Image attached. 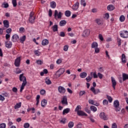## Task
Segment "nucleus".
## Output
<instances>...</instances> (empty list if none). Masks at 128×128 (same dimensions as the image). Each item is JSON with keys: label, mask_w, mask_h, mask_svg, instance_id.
<instances>
[{"label": "nucleus", "mask_w": 128, "mask_h": 128, "mask_svg": "<svg viewBox=\"0 0 128 128\" xmlns=\"http://www.w3.org/2000/svg\"><path fill=\"white\" fill-rule=\"evenodd\" d=\"M20 82H22V84L20 89V92H22V90L24 88V86H26V78L24 76V74H20L19 76Z\"/></svg>", "instance_id": "nucleus-1"}, {"label": "nucleus", "mask_w": 128, "mask_h": 128, "mask_svg": "<svg viewBox=\"0 0 128 128\" xmlns=\"http://www.w3.org/2000/svg\"><path fill=\"white\" fill-rule=\"evenodd\" d=\"M114 106L116 112H120V102L118 100L114 101Z\"/></svg>", "instance_id": "nucleus-2"}, {"label": "nucleus", "mask_w": 128, "mask_h": 128, "mask_svg": "<svg viewBox=\"0 0 128 128\" xmlns=\"http://www.w3.org/2000/svg\"><path fill=\"white\" fill-rule=\"evenodd\" d=\"M34 12H31L30 14L29 17V22L30 24H34V20H36V16H34Z\"/></svg>", "instance_id": "nucleus-3"}, {"label": "nucleus", "mask_w": 128, "mask_h": 128, "mask_svg": "<svg viewBox=\"0 0 128 128\" xmlns=\"http://www.w3.org/2000/svg\"><path fill=\"white\" fill-rule=\"evenodd\" d=\"M54 16L56 20H58V18H62V12H58L57 10H55Z\"/></svg>", "instance_id": "nucleus-4"}, {"label": "nucleus", "mask_w": 128, "mask_h": 128, "mask_svg": "<svg viewBox=\"0 0 128 128\" xmlns=\"http://www.w3.org/2000/svg\"><path fill=\"white\" fill-rule=\"evenodd\" d=\"M121 32L120 34L121 38H128V32L127 30H124Z\"/></svg>", "instance_id": "nucleus-5"}, {"label": "nucleus", "mask_w": 128, "mask_h": 128, "mask_svg": "<svg viewBox=\"0 0 128 128\" xmlns=\"http://www.w3.org/2000/svg\"><path fill=\"white\" fill-rule=\"evenodd\" d=\"M100 117L104 120H108V116L106 114V113L102 112L100 114Z\"/></svg>", "instance_id": "nucleus-6"}, {"label": "nucleus", "mask_w": 128, "mask_h": 128, "mask_svg": "<svg viewBox=\"0 0 128 128\" xmlns=\"http://www.w3.org/2000/svg\"><path fill=\"white\" fill-rule=\"evenodd\" d=\"M111 81L112 84V88H113L114 90H116V79L112 76L111 77Z\"/></svg>", "instance_id": "nucleus-7"}, {"label": "nucleus", "mask_w": 128, "mask_h": 128, "mask_svg": "<svg viewBox=\"0 0 128 128\" xmlns=\"http://www.w3.org/2000/svg\"><path fill=\"white\" fill-rule=\"evenodd\" d=\"M19 38H20V37L18 36V35L15 34L12 36V42H18Z\"/></svg>", "instance_id": "nucleus-8"}, {"label": "nucleus", "mask_w": 128, "mask_h": 128, "mask_svg": "<svg viewBox=\"0 0 128 128\" xmlns=\"http://www.w3.org/2000/svg\"><path fill=\"white\" fill-rule=\"evenodd\" d=\"M5 46L7 48H12V42L6 40L5 42Z\"/></svg>", "instance_id": "nucleus-9"}, {"label": "nucleus", "mask_w": 128, "mask_h": 128, "mask_svg": "<svg viewBox=\"0 0 128 128\" xmlns=\"http://www.w3.org/2000/svg\"><path fill=\"white\" fill-rule=\"evenodd\" d=\"M90 90L92 91L94 94H98V93L100 92V91L98 89L96 90L94 87L91 88Z\"/></svg>", "instance_id": "nucleus-10"}, {"label": "nucleus", "mask_w": 128, "mask_h": 128, "mask_svg": "<svg viewBox=\"0 0 128 128\" xmlns=\"http://www.w3.org/2000/svg\"><path fill=\"white\" fill-rule=\"evenodd\" d=\"M90 30H84V32H83L82 36L84 38H86V36H90Z\"/></svg>", "instance_id": "nucleus-11"}, {"label": "nucleus", "mask_w": 128, "mask_h": 128, "mask_svg": "<svg viewBox=\"0 0 128 128\" xmlns=\"http://www.w3.org/2000/svg\"><path fill=\"white\" fill-rule=\"evenodd\" d=\"M95 22H96L98 26H102L104 24V20L100 18L96 19Z\"/></svg>", "instance_id": "nucleus-12"}, {"label": "nucleus", "mask_w": 128, "mask_h": 128, "mask_svg": "<svg viewBox=\"0 0 128 128\" xmlns=\"http://www.w3.org/2000/svg\"><path fill=\"white\" fill-rule=\"evenodd\" d=\"M4 28H10V22L8 20H4L3 22Z\"/></svg>", "instance_id": "nucleus-13"}, {"label": "nucleus", "mask_w": 128, "mask_h": 128, "mask_svg": "<svg viewBox=\"0 0 128 128\" xmlns=\"http://www.w3.org/2000/svg\"><path fill=\"white\" fill-rule=\"evenodd\" d=\"M20 57H18L15 60L14 64L16 66H20Z\"/></svg>", "instance_id": "nucleus-14"}, {"label": "nucleus", "mask_w": 128, "mask_h": 128, "mask_svg": "<svg viewBox=\"0 0 128 128\" xmlns=\"http://www.w3.org/2000/svg\"><path fill=\"white\" fill-rule=\"evenodd\" d=\"M77 114H78V116H88V114L82 110L78 111V112H77Z\"/></svg>", "instance_id": "nucleus-15"}, {"label": "nucleus", "mask_w": 128, "mask_h": 128, "mask_svg": "<svg viewBox=\"0 0 128 128\" xmlns=\"http://www.w3.org/2000/svg\"><path fill=\"white\" fill-rule=\"evenodd\" d=\"M50 6L52 8H56V3L54 1L50 2Z\"/></svg>", "instance_id": "nucleus-16"}, {"label": "nucleus", "mask_w": 128, "mask_h": 128, "mask_svg": "<svg viewBox=\"0 0 128 128\" xmlns=\"http://www.w3.org/2000/svg\"><path fill=\"white\" fill-rule=\"evenodd\" d=\"M79 6L80 3H78V2H76V4L72 6V10H76L78 8Z\"/></svg>", "instance_id": "nucleus-17"}, {"label": "nucleus", "mask_w": 128, "mask_h": 128, "mask_svg": "<svg viewBox=\"0 0 128 128\" xmlns=\"http://www.w3.org/2000/svg\"><path fill=\"white\" fill-rule=\"evenodd\" d=\"M122 76L123 82H125V80H128V74L123 73Z\"/></svg>", "instance_id": "nucleus-18"}, {"label": "nucleus", "mask_w": 128, "mask_h": 128, "mask_svg": "<svg viewBox=\"0 0 128 128\" xmlns=\"http://www.w3.org/2000/svg\"><path fill=\"white\" fill-rule=\"evenodd\" d=\"M46 104H48V101L46 100H43L41 102V106L43 108H44L45 106H46Z\"/></svg>", "instance_id": "nucleus-19"}, {"label": "nucleus", "mask_w": 128, "mask_h": 128, "mask_svg": "<svg viewBox=\"0 0 128 128\" xmlns=\"http://www.w3.org/2000/svg\"><path fill=\"white\" fill-rule=\"evenodd\" d=\"M58 90L60 94H62L64 92V88L62 86H59L58 88Z\"/></svg>", "instance_id": "nucleus-20"}, {"label": "nucleus", "mask_w": 128, "mask_h": 128, "mask_svg": "<svg viewBox=\"0 0 128 128\" xmlns=\"http://www.w3.org/2000/svg\"><path fill=\"white\" fill-rule=\"evenodd\" d=\"M88 76V74L86 72H82L80 74V78H84Z\"/></svg>", "instance_id": "nucleus-21"}, {"label": "nucleus", "mask_w": 128, "mask_h": 128, "mask_svg": "<svg viewBox=\"0 0 128 128\" xmlns=\"http://www.w3.org/2000/svg\"><path fill=\"white\" fill-rule=\"evenodd\" d=\"M121 60L123 64H126V55L124 54H122Z\"/></svg>", "instance_id": "nucleus-22"}, {"label": "nucleus", "mask_w": 128, "mask_h": 128, "mask_svg": "<svg viewBox=\"0 0 128 128\" xmlns=\"http://www.w3.org/2000/svg\"><path fill=\"white\" fill-rule=\"evenodd\" d=\"M42 44L43 46H48V40L47 39H44L42 41Z\"/></svg>", "instance_id": "nucleus-23"}, {"label": "nucleus", "mask_w": 128, "mask_h": 128, "mask_svg": "<svg viewBox=\"0 0 128 128\" xmlns=\"http://www.w3.org/2000/svg\"><path fill=\"white\" fill-rule=\"evenodd\" d=\"M98 46V44L96 42H93L92 44V48H96Z\"/></svg>", "instance_id": "nucleus-24"}, {"label": "nucleus", "mask_w": 128, "mask_h": 128, "mask_svg": "<svg viewBox=\"0 0 128 128\" xmlns=\"http://www.w3.org/2000/svg\"><path fill=\"white\" fill-rule=\"evenodd\" d=\"M88 102L90 104H93L94 106H99V104L98 103H96V104H94V100H88Z\"/></svg>", "instance_id": "nucleus-25"}, {"label": "nucleus", "mask_w": 128, "mask_h": 128, "mask_svg": "<svg viewBox=\"0 0 128 128\" xmlns=\"http://www.w3.org/2000/svg\"><path fill=\"white\" fill-rule=\"evenodd\" d=\"M107 9L108 10H114V6L113 5H109L108 6Z\"/></svg>", "instance_id": "nucleus-26"}, {"label": "nucleus", "mask_w": 128, "mask_h": 128, "mask_svg": "<svg viewBox=\"0 0 128 128\" xmlns=\"http://www.w3.org/2000/svg\"><path fill=\"white\" fill-rule=\"evenodd\" d=\"M71 14H72V12L70 10H66L65 12V16H67V18H70Z\"/></svg>", "instance_id": "nucleus-27"}, {"label": "nucleus", "mask_w": 128, "mask_h": 128, "mask_svg": "<svg viewBox=\"0 0 128 128\" xmlns=\"http://www.w3.org/2000/svg\"><path fill=\"white\" fill-rule=\"evenodd\" d=\"M45 82L46 84H52V81L48 78L45 79Z\"/></svg>", "instance_id": "nucleus-28"}, {"label": "nucleus", "mask_w": 128, "mask_h": 128, "mask_svg": "<svg viewBox=\"0 0 128 128\" xmlns=\"http://www.w3.org/2000/svg\"><path fill=\"white\" fill-rule=\"evenodd\" d=\"M20 106H22V102H20L19 103L16 104L14 106V108L15 110H16L18 108H20Z\"/></svg>", "instance_id": "nucleus-29"}, {"label": "nucleus", "mask_w": 128, "mask_h": 128, "mask_svg": "<svg viewBox=\"0 0 128 128\" xmlns=\"http://www.w3.org/2000/svg\"><path fill=\"white\" fill-rule=\"evenodd\" d=\"M90 110H92V112H96V110H98V109L92 106H90Z\"/></svg>", "instance_id": "nucleus-30"}, {"label": "nucleus", "mask_w": 128, "mask_h": 128, "mask_svg": "<svg viewBox=\"0 0 128 128\" xmlns=\"http://www.w3.org/2000/svg\"><path fill=\"white\" fill-rule=\"evenodd\" d=\"M53 32H58V25L55 24L52 26Z\"/></svg>", "instance_id": "nucleus-31"}, {"label": "nucleus", "mask_w": 128, "mask_h": 128, "mask_svg": "<svg viewBox=\"0 0 128 128\" xmlns=\"http://www.w3.org/2000/svg\"><path fill=\"white\" fill-rule=\"evenodd\" d=\"M92 76H88L86 78V82H90V80H92Z\"/></svg>", "instance_id": "nucleus-32"}, {"label": "nucleus", "mask_w": 128, "mask_h": 128, "mask_svg": "<svg viewBox=\"0 0 128 128\" xmlns=\"http://www.w3.org/2000/svg\"><path fill=\"white\" fill-rule=\"evenodd\" d=\"M36 64H37L42 66V64H44V62L42 60H37L36 61Z\"/></svg>", "instance_id": "nucleus-33"}, {"label": "nucleus", "mask_w": 128, "mask_h": 128, "mask_svg": "<svg viewBox=\"0 0 128 128\" xmlns=\"http://www.w3.org/2000/svg\"><path fill=\"white\" fill-rule=\"evenodd\" d=\"M126 20V18H124V16L123 15L121 16L120 18V22H124Z\"/></svg>", "instance_id": "nucleus-34"}, {"label": "nucleus", "mask_w": 128, "mask_h": 128, "mask_svg": "<svg viewBox=\"0 0 128 128\" xmlns=\"http://www.w3.org/2000/svg\"><path fill=\"white\" fill-rule=\"evenodd\" d=\"M20 42L24 43V42L26 40V36H23L20 38Z\"/></svg>", "instance_id": "nucleus-35"}, {"label": "nucleus", "mask_w": 128, "mask_h": 128, "mask_svg": "<svg viewBox=\"0 0 128 128\" xmlns=\"http://www.w3.org/2000/svg\"><path fill=\"white\" fill-rule=\"evenodd\" d=\"M74 122H70L68 124V128H73L74 127Z\"/></svg>", "instance_id": "nucleus-36"}, {"label": "nucleus", "mask_w": 128, "mask_h": 128, "mask_svg": "<svg viewBox=\"0 0 128 128\" xmlns=\"http://www.w3.org/2000/svg\"><path fill=\"white\" fill-rule=\"evenodd\" d=\"M106 98H107L109 102H112V96H108V95H107Z\"/></svg>", "instance_id": "nucleus-37"}, {"label": "nucleus", "mask_w": 128, "mask_h": 128, "mask_svg": "<svg viewBox=\"0 0 128 128\" xmlns=\"http://www.w3.org/2000/svg\"><path fill=\"white\" fill-rule=\"evenodd\" d=\"M12 4H13V6L16 8L17 6L16 0H12Z\"/></svg>", "instance_id": "nucleus-38"}, {"label": "nucleus", "mask_w": 128, "mask_h": 128, "mask_svg": "<svg viewBox=\"0 0 128 128\" xmlns=\"http://www.w3.org/2000/svg\"><path fill=\"white\" fill-rule=\"evenodd\" d=\"M80 110H82V108L80 107V106H78L75 110V112H80Z\"/></svg>", "instance_id": "nucleus-39"}, {"label": "nucleus", "mask_w": 128, "mask_h": 128, "mask_svg": "<svg viewBox=\"0 0 128 128\" xmlns=\"http://www.w3.org/2000/svg\"><path fill=\"white\" fill-rule=\"evenodd\" d=\"M34 54L36 56H38L40 54V52L38 50H36L34 52Z\"/></svg>", "instance_id": "nucleus-40"}, {"label": "nucleus", "mask_w": 128, "mask_h": 128, "mask_svg": "<svg viewBox=\"0 0 128 128\" xmlns=\"http://www.w3.org/2000/svg\"><path fill=\"white\" fill-rule=\"evenodd\" d=\"M81 4L83 6H86V3L84 0H81Z\"/></svg>", "instance_id": "nucleus-41"}, {"label": "nucleus", "mask_w": 128, "mask_h": 128, "mask_svg": "<svg viewBox=\"0 0 128 128\" xmlns=\"http://www.w3.org/2000/svg\"><path fill=\"white\" fill-rule=\"evenodd\" d=\"M22 72V70L20 69L19 68H17L16 69V74H20Z\"/></svg>", "instance_id": "nucleus-42"}, {"label": "nucleus", "mask_w": 128, "mask_h": 128, "mask_svg": "<svg viewBox=\"0 0 128 128\" xmlns=\"http://www.w3.org/2000/svg\"><path fill=\"white\" fill-rule=\"evenodd\" d=\"M60 26H64V20H62L60 22Z\"/></svg>", "instance_id": "nucleus-43"}, {"label": "nucleus", "mask_w": 128, "mask_h": 128, "mask_svg": "<svg viewBox=\"0 0 128 128\" xmlns=\"http://www.w3.org/2000/svg\"><path fill=\"white\" fill-rule=\"evenodd\" d=\"M70 112V108H66L64 109V114H68Z\"/></svg>", "instance_id": "nucleus-44"}, {"label": "nucleus", "mask_w": 128, "mask_h": 128, "mask_svg": "<svg viewBox=\"0 0 128 128\" xmlns=\"http://www.w3.org/2000/svg\"><path fill=\"white\" fill-rule=\"evenodd\" d=\"M98 76L99 78H100V80H102V78H104V75H102V74L98 72Z\"/></svg>", "instance_id": "nucleus-45"}, {"label": "nucleus", "mask_w": 128, "mask_h": 128, "mask_svg": "<svg viewBox=\"0 0 128 128\" xmlns=\"http://www.w3.org/2000/svg\"><path fill=\"white\" fill-rule=\"evenodd\" d=\"M6 125L4 123H2L0 124V128H6Z\"/></svg>", "instance_id": "nucleus-46"}, {"label": "nucleus", "mask_w": 128, "mask_h": 128, "mask_svg": "<svg viewBox=\"0 0 128 128\" xmlns=\"http://www.w3.org/2000/svg\"><path fill=\"white\" fill-rule=\"evenodd\" d=\"M2 5L4 6V8H8V3H6V2H4V3H3Z\"/></svg>", "instance_id": "nucleus-47"}, {"label": "nucleus", "mask_w": 128, "mask_h": 128, "mask_svg": "<svg viewBox=\"0 0 128 128\" xmlns=\"http://www.w3.org/2000/svg\"><path fill=\"white\" fill-rule=\"evenodd\" d=\"M12 90L13 92H15V94H16V92H18V88L14 87L12 89Z\"/></svg>", "instance_id": "nucleus-48"}, {"label": "nucleus", "mask_w": 128, "mask_h": 128, "mask_svg": "<svg viewBox=\"0 0 128 128\" xmlns=\"http://www.w3.org/2000/svg\"><path fill=\"white\" fill-rule=\"evenodd\" d=\"M117 42H118V46H120L121 44H122V40L120 38H118L117 39Z\"/></svg>", "instance_id": "nucleus-49"}, {"label": "nucleus", "mask_w": 128, "mask_h": 128, "mask_svg": "<svg viewBox=\"0 0 128 128\" xmlns=\"http://www.w3.org/2000/svg\"><path fill=\"white\" fill-rule=\"evenodd\" d=\"M93 78H98V74H96V72H94L93 73Z\"/></svg>", "instance_id": "nucleus-50"}, {"label": "nucleus", "mask_w": 128, "mask_h": 128, "mask_svg": "<svg viewBox=\"0 0 128 128\" xmlns=\"http://www.w3.org/2000/svg\"><path fill=\"white\" fill-rule=\"evenodd\" d=\"M40 94H42V96H44V94H46V90L42 89V90H40Z\"/></svg>", "instance_id": "nucleus-51"}, {"label": "nucleus", "mask_w": 128, "mask_h": 128, "mask_svg": "<svg viewBox=\"0 0 128 128\" xmlns=\"http://www.w3.org/2000/svg\"><path fill=\"white\" fill-rule=\"evenodd\" d=\"M6 32L7 33V34H10V32H12V28H8L6 30Z\"/></svg>", "instance_id": "nucleus-52"}, {"label": "nucleus", "mask_w": 128, "mask_h": 128, "mask_svg": "<svg viewBox=\"0 0 128 128\" xmlns=\"http://www.w3.org/2000/svg\"><path fill=\"white\" fill-rule=\"evenodd\" d=\"M24 128H30V124L28 123H25L24 126Z\"/></svg>", "instance_id": "nucleus-53"}, {"label": "nucleus", "mask_w": 128, "mask_h": 128, "mask_svg": "<svg viewBox=\"0 0 128 128\" xmlns=\"http://www.w3.org/2000/svg\"><path fill=\"white\" fill-rule=\"evenodd\" d=\"M108 18H110V14H108V13H106L105 14V16H104V18L106 20H108Z\"/></svg>", "instance_id": "nucleus-54"}, {"label": "nucleus", "mask_w": 128, "mask_h": 128, "mask_svg": "<svg viewBox=\"0 0 128 128\" xmlns=\"http://www.w3.org/2000/svg\"><path fill=\"white\" fill-rule=\"evenodd\" d=\"M86 94V91L84 90V91H81L80 92L79 95L82 96L83 94Z\"/></svg>", "instance_id": "nucleus-55"}, {"label": "nucleus", "mask_w": 128, "mask_h": 128, "mask_svg": "<svg viewBox=\"0 0 128 128\" xmlns=\"http://www.w3.org/2000/svg\"><path fill=\"white\" fill-rule=\"evenodd\" d=\"M108 104V100H104L103 101V104L104 106L106 104Z\"/></svg>", "instance_id": "nucleus-56"}, {"label": "nucleus", "mask_w": 128, "mask_h": 128, "mask_svg": "<svg viewBox=\"0 0 128 128\" xmlns=\"http://www.w3.org/2000/svg\"><path fill=\"white\" fill-rule=\"evenodd\" d=\"M76 127H77V128H82V124L81 123H79L77 124Z\"/></svg>", "instance_id": "nucleus-57"}, {"label": "nucleus", "mask_w": 128, "mask_h": 128, "mask_svg": "<svg viewBox=\"0 0 128 128\" xmlns=\"http://www.w3.org/2000/svg\"><path fill=\"white\" fill-rule=\"evenodd\" d=\"M64 105L68 106V98L66 96H64Z\"/></svg>", "instance_id": "nucleus-58"}, {"label": "nucleus", "mask_w": 128, "mask_h": 128, "mask_svg": "<svg viewBox=\"0 0 128 128\" xmlns=\"http://www.w3.org/2000/svg\"><path fill=\"white\" fill-rule=\"evenodd\" d=\"M48 16H52V10L50 9L48 12Z\"/></svg>", "instance_id": "nucleus-59"}, {"label": "nucleus", "mask_w": 128, "mask_h": 128, "mask_svg": "<svg viewBox=\"0 0 128 128\" xmlns=\"http://www.w3.org/2000/svg\"><path fill=\"white\" fill-rule=\"evenodd\" d=\"M4 96H5L6 98H10V95L8 94L5 92L4 94H2Z\"/></svg>", "instance_id": "nucleus-60"}, {"label": "nucleus", "mask_w": 128, "mask_h": 128, "mask_svg": "<svg viewBox=\"0 0 128 128\" xmlns=\"http://www.w3.org/2000/svg\"><path fill=\"white\" fill-rule=\"evenodd\" d=\"M95 52L96 54H98L100 52V48H95Z\"/></svg>", "instance_id": "nucleus-61"}, {"label": "nucleus", "mask_w": 128, "mask_h": 128, "mask_svg": "<svg viewBox=\"0 0 128 128\" xmlns=\"http://www.w3.org/2000/svg\"><path fill=\"white\" fill-rule=\"evenodd\" d=\"M112 128H118V126L116 125V124L114 123L112 124Z\"/></svg>", "instance_id": "nucleus-62"}, {"label": "nucleus", "mask_w": 128, "mask_h": 128, "mask_svg": "<svg viewBox=\"0 0 128 128\" xmlns=\"http://www.w3.org/2000/svg\"><path fill=\"white\" fill-rule=\"evenodd\" d=\"M99 38L102 41L104 40V37H102V35L101 34H99Z\"/></svg>", "instance_id": "nucleus-63"}, {"label": "nucleus", "mask_w": 128, "mask_h": 128, "mask_svg": "<svg viewBox=\"0 0 128 128\" xmlns=\"http://www.w3.org/2000/svg\"><path fill=\"white\" fill-rule=\"evenodd\" d=\"M60 36L64 37V33L63 32H60Z\"/></svg>", "instance_id": "nucleus-64"}]
</instances>
